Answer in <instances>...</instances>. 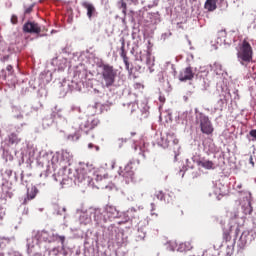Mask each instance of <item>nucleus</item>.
I'll return each mask as SVG.
<instances>
[{
	"label": "nucleus",
	"instance_id": "nucleus-7",
	"mask_svg": "<svg viewBox=\"0 0 256 256\" xmlns=\"http://www.w3.org/2000/svg\"><path fill=\"white\" fill-rule=\"evenodd\" d=\"M196 113V125H200L201 132L205 135H211L213 133V124H211V120H209V116L205 115L203 112H199V110L195 109Z\"/></svg>",
	"mask_w": 256,
	"mask_h": 256
},
{
	"label": "nucleus",
	"instance_id": "nucleus-36",
	"mask_svg": "<svg viewBox=\"0 0 256 256\" xmlns=\"http://www.w3.org/2000/svg\"><path fill=\"white\" fill-rule=\"evenodd\" d=\"M192 249L193 246L191 245V242H184L179 244L176 251H179V253H185V251H191Z\"/></svg>",
	"mask_w": 256,
	"mask_h": 256
},
{
	"label": "nucleus",
	"instance_id": "nucleus-33",
	"mask_svg": "<svg viewBox=\"0 0 256 256\" xmlns=\"http://www.w3.org/2000/svg\"><path fill=\"white\" fill-rule=\"evenodd\" d=\"M33 113V107L30 105H25L23 108H21L20 114L16 115V119H23V117H29Z\"/></svg>",
	"mask_w": 256,
	"mask_h": 256
},
{
	"label": "nucleus",
	"instance_id": "nucleus-41",
	"mask_svg": "<svg viewBox=\"0 0 256 256\" xmlns=\"http://www.w3.org/2000/svg\"><path fill=\"white\" fill-rule=\"evenodd\" d=\"M213 195H215L217 201H221V199L223 198V194L220 193L219 189L214 190L213 193H208V197H213Z\"/></svg>",
	"mask_w": 256,
	"mask_h": 256
},
{
	"label": "nucleus",
	"instance_id": "nucleus-20",
	"mask_svg": "<svg viewBox=\"0 0 256 256\" xmlns=\"http://www.w3.org/2000/svg\"><path fill=\"white\" fill-rule=\"evenodd\" d=\"M2 177H3V179H5V181L10 183V185H15V183H17V181H19V176L17 175V172H15L11 169H6L2 173Z\"/></svg>",
	"mask_w": 256,
	"mask_h": 256
},
{
	"label": "nucleus",
	"instance_id": "nucleus-48",
	"mask_svg": "<svg viewBox=\"0 0 256 256\" xmlns=\"http://www.w3.org/2000/svg\"><path fill=\"white\" fill-rule=\"evenodd\" d=\"M80 137L81 136H79V134L74 133V134L68 135L67 139H68V141H79Z\"/></svg>",
	"mask_w": 256,
	"mask_h": 256
},
{
	"label": "nucleus",
	"instance_id": "nucleus-10",
	"mask_svg": "<svg viewBox=\"0 0 256 256\" xmlns=\"http://www.w3.org/2000/svg\"><path fill=\"white\" fill-rule=\"evenodd\" d=\"M166 141L169 147V143L173 145L174 161H179V156L181 155V145H179V139L175 136V133L171 130L166 132Z\"/></svg>",
	"mask_w": 256,
	"mask_h": 256
},
{
	"label": "nucleus",
	"instance_id": "nucleus-27",
	"mask_svg": "<svg viewBox=\"0 0 256 256\" xmlns=\"http://www.w3.org/2000/svg\"><path fill=\"white\" fill-rule=\"evenodd\" d=\"M195 84L200 91H207L209 89V79L203 76H196Z\"/></svg>",
	"mask_w": 256,
	"mask_h": 256
},
{
	"label": "nucleus",
	"instance_id": "nucleus-50",
	"mask_svg": "<svg viewBox=\"0 0 256 256\" xmlns=\"http://www.w3.org/2000/svg\"><path fill=\"white\" fill-rule=\"evenodd\" d=\"M187 167H189V164H187V166H185V164H182V167L178 172L181 177H185V171H187Z\"/></svg>",
	"mask_w": 256,
	"mask_h": 256
},
{
	"label": "nucleus",
	"instance_id": "nucleus-44",
	"mask_svg": "<svg viewBox=\"0 0 256 256\" xmlns=\"http://www.w3.org/2000/svg\"><path fill=\"white\" fill-rule=\"evenodd\" d=\"M221 37H225V31L219 32V36L216 40L217 45H223V43H225V39H223Z\"/></svg>",
	"mask_w": 256,
	"mask_h": 256
},
{
	"label": "nucleus",
	"instance_id": "nucleus-1",
	"mask_svg": "<svg viewBox=\"0 0 256 256\" xmlns=\"http://www.w3.org/2000/svg\"><path fill=\"white\" fill-rule=\"evenodd\" d=\"M60 163L62 169L58 171V174H53L55 181H59V183H65L67 179H70L75 183V185H90L93 178H91V174L94 173L93 165L82 164L79 168L71 169V163H73V154L68 150H62L61 154H59Z\"/></svg>",
	"mask_w": 256,
	"mask_h": 256
},
{
	"label": "nucleus",
	"instance_id": "nucleus-43",
	"mask_svg": "<svg viewBox=\"0 0 256 256\" xmlns=\"http://www.w3.org/2000/svg\"><path fill=\"white\" fill-rule=\"evenodd\" d=\"M145 237H146L145 232L138 229V233L135 236V241H143V239H145Z\"/></svg>",
	"mask_w": 256,
	"mask_h": 256
},
{
	"label": "nucleus",
	"instance_id": "nucleus-3",
	"mask_svg": "<svg viewBox=\"0 0 256 256\" xmlns=\"http://www.w3.org/2000/svg\"><path fill=\"white\" fill-rule=\"evenodd\" d=\"M121 217V213L115 206H106L105 209L93 208L92 218L97 227L107 226L111 221Z\"/></svg>",
	"mask_w": 256,
	"mask_h": 256
},
{
	"label": "nucleus",
	"instance_id": "nucleus-45",
	"mask_svg": "<svg viewBox=\"0 0 256 256\" xmlns=\"http://www.w3.org/2000/svg\"><path fill=\"white\" fill-rule=\"evenodd\" d=\"M249 141H256V129L250 130L249 134L246 136Z\"/></svg>",
	"mask_w": 256,
	"mask_h": 256
},
{
	"label": "nucleus",
	"instance_id": "nucleus-63",
	"mask_svg": "<svg viewBox=\"0 0 256 256\" xmlns=\"http://www.w3.org/2000/svg\"><path fill=\"white\" fill-rule=\"evenodd\" d=\"M6 70L8 71V73L11 74V72L13 71V66H12V65H8V66L6 67Z\"/></svg>",
	"mask_w": 256,
	"mask_h": 256
},
{
	"label": "nucleus",
	"instance_id": "nucleus-5",
	"mask_svg": "<svg viewBox=\"0 0 256 256\" xmlns=\"http://www.w3.org/2000/svg\"><path fill=\"white\" fill-rule=\"evenodd\" d=\"M83 79H87V71L76 70L74 80L67 84L69 91H79L85 93V81H83Z\"/></svg>",
	"mask_w": 256,
	"mask_h": 256
},
{
	"label": "nucleus",
	"instance_id": "nucleus-14",
	"mask_svg": "<svg viewBox=\"0 0 256 256\" xmlns=\"http://www.w3.org/2000/svg\"><path fill=\"white\" fill-rule=\"evenodd\" d=\"M217 7H219L221 11H225L228 7L227 0H206L204 4V9H207L209 13H213Z\"/></svg>",
	"mask_w": 256,
	"mask_h": 256
},
{
	"label": "nucleus",
	"instance_id": "nucleus-61",
	"mask_svg": "<svg viewBox=\"0 0 256 256\" xmlns=\"http://www.w3.org/2000/svg\"><path fill=\"white\" fill-rule=\"evenodd\" d=\"M122 59H123L124 65L129 64V57L124 56V57H122Z\"/></svg>",
	"mask_w": 256,
	"mask_h": 256
},
{
	"label": "nucleus",
	"instance_id": "nucleus-58",
	"mask_svg": "<svg viewBox=\"0 0 256 256\" xmlns=\"http://www.w3.org/2000/svg\"><path fill=\"white\" fill-rule=\"evenodd\" d=\"M40 177H45V178L49 177V168H47L46 171L42 172L40 174Z\"/></svg>",
	"mask_w": 256,
	"mask_h": 256
},
{
	"label": "nucleus",
	"instance_id": "nucleus-8",
	"mask_svg": "<svg viewBox=\"0 0 256 256\" xmlns=\"http://www.w3.org/2000/svg\"><path fill=\"white\" fill-rule=\"evenodd\" d=\"M78 119L80 121L78 122L79 129L84 131L86 134L89 133V131L95 129L97 125H99V119L89 118L85 114L78 116Z\"/></svg>",
	"mask_w": 256,
	"mask_h": 256
},
{
	"label": "nucleus",
	"instance_id": "nucleus-53",
	"mask_svg": "<svg viewBox=\"0 0 256 256\" xmlns=\"http://www.w3.org/2000/svg\"><path fill=\"white\" fill-rule=\"evenodd\" d=\"M33 7H35V4H32L31 6H29L28 8H26L24 10V15H29V13H31L33 11Z\"/></svg>",
	"mask_w": 256,
	"mask_h": 256
},
{
	"label": "nucleus",
	"instance_id": "nucleus-21",
	"mask_svg": "<svg viewBox=\"0 0 256 256\" xmlns=\"http://www.w3.org/2000/svg\"><path fill=\"white\" fill-rule=\"evenodd\" d=\"M135 208H130L129 210H127V212H120L121 214L119 217H117L116 219H121L118 221V225H123V223H128V221H131L132 217H135Z\"/></svg>",
	"mask_w": 256,
	"mask_h": 256
},
{
	"label": "nucleus",
	"instance_id": "nucleus-39",
	"mask_svg": "<svg viewBox=\"0 0 256 256\" xmlns=\"http://www.w3.org/2000/svg\"><path fill=\"white\" fill-rule=\"evenodd\" d=\"M156 199L159 201H164V203H167V194L163 193V191H158L155 193Z\"/></svg>",
	"mask_w": 256,
	"mask_h": 256
},
{
	"label": "nucleus",
	"instance_id": "nucleus-19",
	"mask_svg": "<svg viewBox=\"0 0 256 256\" xmlns=\"http://www.w3.org/2000/svg\"><path fill=\"white\" fill-rule=\"evenodd\" d=\"M124 18L122 20L123 23H125V19H127L130 23H132L133 25V29L134 31L132 32V39H135V37H137V33H139V30L137 29V27H135V25H137L135 23V15H137V13L130 11V13L127 14V10H125V13H123Z\"/></svg>",
	"mask_w": 256,
	"mask_h": 256
},
{
	"label": "nucleus",
	"instance_id": "nucleus-22",
	"mask_svg": "<svg viewBox=\"0 0 256 256\" xmlns=\"http://www.w3.org/2000/svg\"><path fill=\"white\" fill-rule=\"evenodd\" d=\"M42 162L49 168V163L51 165H55V163H59V153H46L42 156Z\"/></svg>",
	"mask_w": 256,
	"mask_h": 256
},
{
	"label": "nucleus",
	"instance_id": "nucleus-57",
	"mask_svg": "<svg viewBox=\"0 0 256 256\" xmlns=\"http://www.w3.org/2000/svg\"><path fill=\"white\" fill-rule=\"evenodd\" d=\"M17 21H18L17 15H12V17H11V23H12L13 25H17Z\"/></svg>",
	"mask_w": 256,
	"mask_h": 256
},
{
	"label": "nucleus",
	"instance_id": "nucleus-47",
	"mask_svg": "<svg viewBox=\"0 0 256 256\" xmlns=\"http://www.w3.org/2000/svg\"><path fill=\"white\" fill-rule=\"evenodd\" d=\"M134 71H137L138 73H143L145 71V66L142 64L136 63L134 66Z\"/></svg>",
	"mask_w": 256,
	"mask_h": 256
},
{
	"label": "nucleus",
	"instance_id": "nucleus-2",
	"mask_svg": "<svg viewBox=\"0 0 256 256\" xmlns=\"http://www.w3.org/2000/svg\"><path fill=\"white\" fill-rule=\"evenodd\" d=\"M55 241H60L62 246L65 244V236H59L47 230L34 232L31 238L27 239V247L39 251L41 249H49Z\"/></svg>",
	"mask_w": 256,
	"mask_h": 256
},
{
	"label": "nucleus",
	"instance_id": "nucleus-15",
	"mask_svg": "<svg viewBox=\"0 0 256 256\" xmlns=\"http://www.w3.org/2000/svg\"><path fill=\"white\" fill-rule=\"evenodd\" d=\"M102 229L103 237L108 241H113L114 239H117V235L121 231L119 230V227H117L115 224H108L105 227H102Z\"/></svg>",
	"mask_w": 256,
	"mask_h": 256
},
{
	"label": "nucleus",
	"instance_id": "nucleus-52",
	"mask_svg": "<svg viewBox=\"0 0 256 256\" xmlns=\"http://www.w3.org/2000/svg\"><path fill=\"white\" fill-rule=\"evenodd\" d=\"M71 111H72V113H74L75 115H77V113H81V107L72 106V107H71Z\"/></svg>",
	"mask_w": 256,
	"mask_h": 256
},
{
	"label": "nucleus",
	"instance_id": "nucleus-35",
	"mask_svg": "<svg viewBox=\"0 0 256 256\" xmlns=\"http://www.w3.org/2000/svg\"><path fill=\"white\" fill-rule=\"evenodd\" d=\"M139 109L141 112V119H147V117H149V105L147 102H142L139 105Z\"/></svg>",
	"mask_w": 256,
	"mask_h": 256
},
{
	"label": "nucleus",
	"instance_id": "nucleus-38",
	"mask_svg": "<svg viewBox=\"0 0 256 256\" xmlns=\"http://www.w3.org/2000/svg\"><path fill=\"white\" fill-rule=\"evenodd\" d=\"M156 143L159 147H162V149H167V147H169V144H167V138L163 135L156 140Z\"/></svg>",
	"mask_w": 256,
	"mask_h": 256
},
{
	"label": "nucleus",
	"instance_id": "nucleus-6",
	"mask_svg": "<svg viewBox=\"0 0 256 256\" xmlns=\"http://www.w3.org/2000/svg\"><path fill=\"white\" fill-rule=\"evenodd\" d=\"M237 57L240 65H243V67H247V64L253 61V49L251 48V44H249V42L244 41L242 43V46L237 53Z\"/></svg>",
	"mask_w": 256,
	"mask_h": 256
},
{
	"label": "nucleus",
	"instance_id": "nucleus-59",
	"mask_svg": "<svg viewBox=\"0 0 256 256\" xmlns=\"http://www.w3.org/2000/svg\"><path fill=\"white\" fill-rule=\"evenodd\" d=\"M96 149V151H99V146H95L93 143L88 144V149Z\"/></svg>",
	"mask_w": 256,
	"mask_h": 256
},
{
	"label": "nucleus",
	"instance_id": "nucleus-54",
	"mask_svg": "<svg viewBox=\"0 0 256 256\" xmlns=\"http://www.w3.org/2000/svg\"><path fill=\"white\" fill-rule=\"evenodd\" d=\"M1 241H6L7 243H11V241H14V237H5V236H2L0 237Z\"/></svg>",
	"mask_w": 256,
	"mask_h": 256
},
{
	"label": "nucleus",
	"instance_id": "nucleus-49",
	"mask_svg": "<svg viewBox=\"0 0 256 256\" xmlns=\"http://www.w3.org/2000/svg\"><path fill=\"white\" fill-rule=\"evenodd\" d=\"M172 35L173 33H171L170 31L162 33L160 40L167 41V39H169V37H171Z\"/></svg>",
	"mask_w": 256,
	"mask_h": 256
},
{
	"label": "nucleus",
	"instance_id": "nucleus-26",
	"mask_svg": "<svg viewBox=\"0 0 256 256\" xmlns=\"http://www.w3.org/2000/svg\"><path fill=\"white\" fill-rule=\"evenodd\" d=\"M11 197H13L11 188L7 184L2 183L0 185V199H2V201H7V199H11Z\"/></svg>",
	"mask_w": 256,
	"mask_h": 256
},
{
	"label": "nucleus",
	"instance_id": "nucleus-11",
	"mask_svg": "<svg viewBox=\"0 0 256 256\" xmlns=\"http://www.w3.org/2000/svg\"><path fill=\"white\" fill-rule=\"evenodd\" d=\"M28 253H32L31 256H62L63 253L59 251L57 247L41 248V250H36L35 248L28 247Z\"/></svg>",
	"mask_w": 256,
	"mask_h": 256
},
{
	"label": "nucleus",
	"instance_id": "nucleus-24",
	"mask_svg": "<svg viewBox=\"0 0 256 256\" xmlns=\"http://www.w3.org/2000/svg\"><path fill=\"white\" fill-rule=\"evenodd\" d=\"M195 77V73H193V68L191 66H188L184 69L183 72H180L178 79L182 83L185 81H191Z\"/></svg>",
	"mask_w": 256,
	"mask_h": 256
},
{
	"label": "nucleus",
	"instance_id": "nucleus-4",
	"mask_svg": "<svg viewBox=\"0 0 256 256\" xmlns=\"http://www.w3.org/2000/svg\"><path fill=\"white\" fill-rule=\"evenodd\" d=\"M101 69V77L104 82V87H106V89H110V87L115 85V79H117V70H115V68L109 64H102Z\"/></svg>",
	"mask_w": 256,
	"mask_h": 256
},
{
	"label": "nucleus",
	"instance_id": "nucleus-46",
	"mask_svg": "<svg viewBox=\"0 0 256 256\" xmlns=\"http://www.w3.org/2000/svg\"><path fill=\"white\" fill-rule=\"evenodd\" d=\"M229 95H230L231 99L237 100V99H239V90L234 89L231 92H229Z\"/></svg>",
	"mask_w": 256,
	"mask_h": 256
},
{
	"label": "nucleus",
	"instance_id": "nucleus-29",
	"mask_svg": "<svg viewBox=\"0 0 256 256\" xmlns=\"http://www.w3.org/2000/svg\"><path fill=\"white\" fill-rule=\"evenodd\" d=\"M198 167H203V169H208V170H211V169H215V163H213V161L211 160H207L205 158H201L200 160H197L196 161Z\"/></svg>",
	"mask_w": 256,
	"mask_h": 256
},
{
	"label": "nucleus",
	"instance_id": "nucleus-42",
	"mask_svg": "<svg viewBox=\"0 0 256 256\" xmlns=\"http://www.w3.org/2000/svg\"><path fill=\"white\" fill-rule=\"evenodd\" d=\"M2 157L5 159V161H13V156L9 150L3 149Z\"/></svg>",
	"mask_w": 256,
	"mask_h": 256
},
{
	"label": "nucleus",
	"instance_id": "nucleus-60",
	"mask_svg": "<svg viewBox=\"0 0 256 256\" xmlns=\"http://www.w3.org/2000/svg\"><path fill=\"white\" fill-rule=\"evenodd\" d=\"M251 213H253V208L251 206H249V208L245 210V214L251 215Z\"/></svg>",
	"mask_w": 256,
	"mask_h": 256
},
{
	"label": "nucleus",
	"instance_id": "nucleus-64",
	"mask_svg": "<svg viewBox=\"0 0 256 256\" xmlns=\"http://www.w3.org/2000/svg\"><path fill=\"white\" fill-rule=\"evenodd\" d=\"M10 256H23V255H21V253L19 252H13L10 254Z\"/></svg>",
	"mask_w": 256,
	"mask_h": 256
},
{
	"label": "nucleus",
	"instance_id": "nucleus-12",
	"mask_svg": "<svg viewBox=\"0 0 256 256\" xmlns=\"http://www.w3.org/2000/svg\"><path fill=\"white\" fill-rule=\"evenodd\" d=\"M256 239V232L253 230H245L244 232H242L238 243H237V247H239V249H244L247 247V245H251V242L255 241Z\"/></svg>",
	"mask_w": 256,
	"mask_h": 256
},
{
	"label": "nucleus",
	"instance_id": "nucleus-40",
	"mask_svg": "<svg viewBox=\"0 0 256 256\" xmlns=\"http://www.w3.org/2000/svg\"><path fill=\"white\" fill-rule=\"evenodd\" d=\"M120 43H121L120 57H127V52L125 51V38H121Z\"/></svg>",
	"mask_w": 256,
	"mask_h": 256
},
{
	"label": "nucleus",
	"instance_id": "nucleus-62",
	"mask_svg": "<svg viewBox=\"0 0 256 256\" xmlns=\"http://www.w3.org/2000/svg\"><path fill=\"white\" fill-rule=\"evenodd\" d=\"M28 213H29V208L24 207L22 211V215H28Z\"/></svg>",
	"mask_w": 256,
	"mask_h": 256
},
{
	"label": "nucleus",
	"instance_id": "nucleus-28",
	"mask_svg": "<svg viewBox=\"0 0 256 256\" xmlns=\"http://www.w3.org/2000/svg\"><path fill=\"white\" fill-rule=\"evenodd\" d=\"M82 7L87 10L88 19H91L92 17H95V15H97V9H95V6L92 3L84 1L82 2Z\"/></svg>",
	"mask_w": 256,
	"mask_h": 256
},
{
	"label": "nucleus",
	"instance_id": "nucleus-34",
	"mask_svg": "<svg viewBox=\"0 0 256 256\" xmlns=\"http://www.w3.org/2000/svg\"><path fill=\"white\" fill-rule=\"evenodd\" d=\"M139 0H119L117 5H118V8L122 10V13H124L125 15V11L127 9V3L128 5H136V3L138 2Z\"/></svg>",
	"mask_w": 256,
	"mask_h": 256
},
{
	"label": "nucleus",
	"instance_id": "nucleus-30",
	"mask_svg": "<svg viewBox=\"0 0 256 256\" xmlns=\"http://www.w3.org/2000/svg\"><path fill=\"white\" fill-rule=\"evenodd\" d=\"M39 187L35 186V185H31L30 187L27 188V199L28 201H31V199H35V197H37V193H39ZM27 199H25L24 201H27Z\"/></svg>",
	"mask_w": 256,
	"mask_h": 256
},
{
	"label": "nucleus",
	"instance_id": "nucleus-37",
	"mask_svg": "<svg viewBox=\"0 0 256 256\" xmlns=\"http://www.w3.org/2000/svg\"><path fill=\"white\" fill-rule=\"evenodd\" d=\"M20 142L21 138H19L16 133H11L8 135V145H19Z\"/></svg>",
	"mask_w": 256,
	"mask_h": 256
},
{
	"label": "nucleus",
	"instance_id": "nucleus-51",
	"mask_svg": "<svg viewBox=\"0 0 256 256\" xmlns=\"http://www.w3.org/2000/svg\"><path fill=\"white\" fill-rule=\"evenodd\" d=\"M125 69L128 71V73L130 75H132L133 71H134V66L131 63L125 64Z\"/></svg>",
	"mask_w": 256,
	"mask_h": 256
},
{
	"label": "nucleus",
	"instance_id": "nucleus-31",
	"mask_svg": "<svg viewBox=\"0 0 256 256\" xmlns=\"http://www.w3.org/2000/svg\"><path fill=\"white\" fill-rule=\"evenodd\" d=\"M30 87L32 89H37L38 88V95L40 97H47V89H45V85L39 83H34V82H29Z\"/></svg>",
	"mask_w": 256,
	"mask_h": 256
},
{
	"label": "nucleus",
	"instance_id": "nucleus-56",
	"mask_svg": "<svg viewBox=\"0 0 256 256\" xmlns=\"http://www.w3.org/2000/svg\"><path fill=\"white\" fill-rule=\"evenodd\" d=\"M62 53L64 55H71V51H69V47H67V46L62 48Z\"/></svg>",
	"mask_w": 256,
	"mask_h": 256
},
{
	"label": "nucleus",
	"instance_id": "nucleus-16",
	"mask_svg": "<svg viewBox=\"0 0 256 256\" xmlns=\"http://www.w3.org/2000/svg\"><path fill=\"white\" fill-rule=\"evenodd\" d=\"M229 231L228 230H224L223 232V239L226 243V247H227V255H233V249H235V238L234 240L231 242V233H233V226L229 227Z\"/></svg>",
	"mask_w": 256,
	"mask_h": 256
},
{
	"label": "nucleus",
	"instance_id": "nucleus-23",
	"mask_svg": "<svg viewBox=\"0 0 256 256\" xmlns=\"http://www.w3.org/2000/svg\"><path fill=\"white\" fill-rule=\"evenodd\" d=\"M53 80V73L51 71H44L39 75L38 80H35L34 83L41 85H49Z\"/></svg>",
	"mask_w": 256,
	"mask_h": 256
},
{
	"label": "nucleus",
	"instance_id": "nucleus-25",
	"mask_svg": "<svg viewBox=\"0 0 256 256\" xmlns=\"http://www.w3.org/2000/svg\"><path fill=\"white\" fill-rule=\"evenodd\" d=\"M93 208H90L86 212H82L79 216L80 225H89L93 221Z\"/></svg>",
	"mask_w": 256,
	"mask_h": 256
},
{
	"label": "nucleus",
	"instance_id": "nucleus-13",
	"mask_svg": "<svg viewBox=\"0 0 256 256\" xmlns=\"http://www.w3.org/2000/svg\"><path fill=\"white\" fill-rule=\"evenodd\" d=\"M135 165V160L132 159L124 167L123 170L119 171V175L124 177L126 183H135V171H133V166Z\"/></svg>",
	"mask_w": 256,
	"mask_h": 256
},
{
	"label": "nucleus",
	"instance_id": "nucleus-9",
	"mask_svg": "<svg viewBox=\"0 0 256 256\" xmlns=\"http://www.w3.org/2000/svg\"><path fill=\"white\" fill-rule=\"evenodd\" d=\"M63 123L64 125H67V119L61 117V114L57 112V107L54 108V111L43 118L42 120V126L44 129H47V127H51L53 123Z\"/></svg>",
	"mask_w": 256,
	"mask_h": 256
},
{
	"label": "nucleus",
	"instance_id": "nucleus-18",
	"mask_svg": "<svg viewBox=\"0 0 256 256\" xmlns=\"http://www.w3.org/2000/svg\"><path fill=\"white\" fill-rule=\"evenodd\" d=\"M23 31L24 33L39 35L41 33V27H39L38 23L28 21L23 25Z\"/></svg>",
	"mask_w": 256,
	"mask_h": 256
},
{
	"label": "nucleus",
	"instance_id": "nucleus-32",
	"mask_svg": "<svg viewBox=\"0 0 256 256\" xmlns=\"http://www.w3.org/2000/svg\"><path fill=\"white\" fill-rule=\"evenodd\" d=\"M112 241L118 245V247H123V245H127V237H125V233L120 232L118 235H116V238H114Z\"/></svg>",
	"mask_w": 256,
	"mask_h": 256
},
{
	"label": "nucleus",
	"instance_id": "nucleus-17",
	"mask_svg": "<svg viewBox=\"0 0 256 256\" xmlns=\"http://www.w3.org/2000/svg\"><path fill=\"white\" fill-rule=\"evenodd\" d=\"M145 63L150 71V73H153V65H155V58H152L150 54H143V55H137L136 56V63Z\"/></svg>",
	"mask_w": 256,
	"mask_h": 256
},
{
	"label": "nucleus",
	"instance_id": "nucleus-55",
	"mask_svg": "<svg viewBox=\"0 0 256 256\" xmlns=\"http://www.w3.org/2000/svg\"><path fill=\"white\" fill-rule=\"evenodd\" d=\"M221 247H223V242H216L214 245H213V248L217 251L219 249H221Z\"/></svg>",
	"mask_w": 256,
	"mask_h": 256
}]
</instances>
